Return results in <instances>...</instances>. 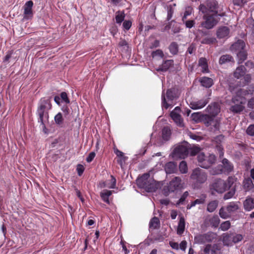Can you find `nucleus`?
Here are the masks:
<instances>
[{"mask_svg": "<svg viewBox=\"0 0 254 254\" xmlns=\"http://www.w3.org/2000/svg\"><path fill=\"white\" fill-rule=\"evenodd\" d=\"M251 88L252 89L248 90L238 87H234L231 84L229 85V90L233 94L232 102L234 104L230 108V110L232 112L240 113L244 110L245 108L244 105L246 102L245 96L252 93L254 91V88L251 87Z\"/></svg>", "mask_w": 254, "mask_h": 254, "instance_id": "obj_1", "label": "nucleus"}, {"mask_svg": "<svg viewBox=\"0 0 254 254\" xmlns=\"http://www.w3.org/2000/svg\"><path fill=\"white\" fill-rule=\"evenodd\" d=\"M51 99L49 97H43L38 102L36 114L38 116V122L40 123L44 128H46L44 119H49V111L52 109Z\"/></svg>", "mask_w": 254, "mask_h": 254, "instance_id": "obj_2", "label": "nucleus"}, {"mask_svg": "<svg viewBox=\"0 0 254 254\" xmlns=\"http://www.w3.org/2000/svg\"><path fill=\"white\" fill-rule=\"evenodd\" d=\"M181 92L177 87H172L168 89L166 94L163 91L161 95L162 106L165 109L172 107L175 102L179 98Z\"/></svg>", "mask_w": 254, "mask_h": 254, "instance_id": "obj_3", "label": "nucleus"}, {"mask_svg": "<svg viewBox=\"0 0 254 254\" xmlns=\"http://www.w3.org/2000/svg\"><path fill=\"white\" fill-rule=\"evenodd\" d=\"M136 183L139 188L144 189L147 192H154L158 189L155 182L150 179L149 173H144L138 178Z\"/></svg>", "mask_w": 254, "mask_h": 254, "instance_id": "obj_4", "label": "nucleus"}, {"mask_svg": "<svg viewBox=\"0 0 254 254\" xmlns=\"http://www.w3.org/2000/svg\"><path fill=\"white\" fill-rule=\"evenodd\" d=\"M207 177V174L205 171L197 168L192 171L190 179L193 181L195 186L199 187L206 182Z\"/></svg>", "mask_w": 254, "mask_h": 254, "instance_id": "obj_5", "label": "nucleus"}, {"mask_svg": "<svg viewBox=\"0 0 254 254\" xmlns=\"http://www.w3.org/2000/svg\"><path fill=\"white\" fill-rule=\"evenodd\" d=\"M218 3L215 0H208L206 4H201L199 5V10L203 13H207L208 11L211 12L212 14L218 15L219 17H223L225 15V13L222 12L218 13Z\"/></svg>", "mask_w": 254, "mask_h": 254, "instance_id": "obj_6", "label": "nucleus"}, {"mask_svg": "<svg viewBox=\"0 0 254 254\" xmlns=\"http://www.w3.org/2000/svg\"><path fill=\"white\" fill-rule=\"evenodd\" d=\"M197 160L200 167L207 169L215 162L216 157L213 154L206 156L203 153H201L197 156Z\"/></svg>", "mask_w": 254, "mask_h": 254, "instance_id": "obj_7", "label": "nucleus"}, {"mask_svg": "<svg viewBox=\"0 0 254 254\" xmlns=\"http://www.w3.org/2000/svg\"><path fill=\"white\" fill-rule=\"evenodd\" d=\"M239 208L236 202H231L225 207H222L219 210V215L223 219L230 218L232 213L237 211Z\"/></svg>", "mask_w": 254, "mask_h": 254, "instance_id": "obj_8", "label": "nucleus"}, {"mask_svg": "<svg viewBox=\"0 0 254 254\" xmlns=\"http://www.w3.org/2000/svg\"><path fill=\"white\" fill-rule=\"evenodd\" d=\"M218 16H219L218 15L215 14L206 13L204 14L203 16L204 21L201 23V27L207 29L213 28L220 20L219 18H217Z\"/></svg>", "mask_w": 254, "mask_h": 254, "instance_id": "obj_9", "label": "nucleus"}, {"mask_svg": "<svg viewBox=\"0 0 254 254\" xmlns=\"http://www.w3.org/2000/svg\"><path fill=\"white\" fill-rule=\"evenodd\" d=\"M210 189L212 194L215 192L222 193L227 190L226 182L221 179H218L214 180L210 186Z\"/></svg>", "mask_w": 254, "mask_h": 254, "instance_id": "obj_10", "label": "nucleus"}, {"mask_svg": "<svg viewBox=\"0 0 254 254\" xmlns=\"http://www.w3.org/2000/svg\"><path fill=\"white\" fill-rule=\"evenodd\" d=\"M222 165L218 166V169L215 171L214 174H219L224 173L225 174H229L231 173L234 168V166L232 163H231L228 159L224 158L222 161Z\"/></svg>", "mask_w": 254, "mask_h": 254, "instance_id": "obj_11", "label": "nucleus"}, {"mask_svg": "<svg viewBox=\"0 0 254 254\" xmlns=\"http://www.w3.org/2000/svg\"><path fill=\"white\" fill-rule=\"evenodd\" d=\"M202 120L206 126H213L215 130L219 129L220 120L215 118V117H211L209 115H204L202 116Z\"/></svg>", "mask_w": 254, "mask_h": 254, "instance_id": "obj_12", "label": "nucleus"}, {"mask_svg": "<svg viewBox=\"0 0 254 254\" xmlns=\"http://www.w3.org/2000/svg\"><path fill=\"white\" fill-rule=\"evenodd\" d=\"M217 235L216 233L208 232L206 233L199 235L195 237L199 243H204L205 242H211L217 239Z\"/></svg>", "mask_w": 254, "mask_h": 254, "instance_id": "obj_13", "label": "nucleus"}, {"mask_svg": "<svg viewBox=\"0 0 254 254\" xmlns=\"http://www.w3.org/2000/svg\"><path fill=\"white\" fill-rule=\"evenodd\" d=\"M173 153L176 157L185 158L189 154V148L186 144L179 145L174 148Z\"/></svg>", "mask_w": 254, "mask_h": 254, "instance_id": "obj_14", "label": "nucleus"}, {"mask_svg": "<svg viewBox=\"0 0 254 254\" xmlns=\"http://www.w3.org/2000/svg\"><path fill=\"white\" fill-rule=\"evenodd\" d=\"M33 6V2L32 0H29L26 2L23 6V19L29 20L31 19L34 15L32 9Z\"/></svg>", "mask_w": 254, "mask_h": 254, "instance_id": "obj_15", "label": "nucleus"}, {"mask_svg": "<svg viewBox=\"0 0 254 254\" xmlns=\"http://www.w3.org/2000/svg\"><path fill=\"white\" fill-rule=\"evenodd\" d=\"M224 136L222 134L219 135L214 138L213 144L215 146L216 149L218 151L220 158L224 156V148L222 145V142L224 140Z\"/></svg>", "mask_w": 254, "mask_h": 254, "instance_id": "obj_16", "label": "nucleus"}, {"mask_svg": "<svg viewBox=\"0 0 254 254\" xmlns=\"http://www.w3.org/2000/svg\"><path fill=\"white\" fill-rule=\"evenodd\" d=\"M182 187V179L179 177H176L172 179L168 186V190L174 192Z\"/></svg>", "mask_w": 254, "mask_h": 254, "instance_id": "obj_17", "label": "nucleus"}, {"mask_svg": "<svg viewBox=\"0 0 254 254\" xmlns=\"http://www.w3.org/2000/svg\"><path fill=\"white\" fill-rule=\"evenodd\" d=\"M230 33V29L227 26H221L218 28L217 30L216 35L219 39L227 38Z\"/></svg>", "mask_w": 254, "mask_h": 254, "instance_id": "obj_18", "label": "nucleus"}, {"mask_svg": "<svg viewBox=\"0 0 254 254\" xmlns=\"http://www.w3.org/2000/svg\"><path fill=\"white\" fill-rule=\"evenodd\" d=\"M208 102V99H202L197 101L190 103V107L194 110L201 109L204 107Z\"/></svg>", "mask_w": 254, "mask_h": 254, "instance_id": "obj_19", "label": "nucleus"}, {"mask_svg": "<svg viewBox=\"0 0 254 254\" xmlns=\"http://www.w3.org/2000/svg\"><path fill=\"white\" fill-rule=\"evenodd\" d=\"M207 112L211 117H215L220 112V108L217 103L209 105L207 108Z\"/></svg>", "mask_w": 254, "mask_h": 254, "instance_id": "obj_20", "label": "nucleus"}, {"mask_svg": "<svg viewBox=\"0 0 254 254\" xmlns=\"http://www.w3.org/2000/svg\"><path fill=\"white\" fill-rule=\"evenodd\" d=\"M170 116L177 126L180 127L184 126L183 119L178 113L172 111L170 113Z\"/></svg>", "mask_w": 254, "mask_h": 254, "instance_id": "obj_21", "label": "nucleus"}, {"mask_svg": "<svg viewBox=\"0 0 254 254\" xmlns=\"http://www.w3.org/2000/svg\"><path fill=\"white\" fill-rule=\"evenodd\" d=\"M243 187L246 191H251L254 192V184L250 178H247L244 179L243 181Z\"/></svg>", "mask_w": 254, "mask_h": 254, "instance_id": "obj_22", "label": "nucleus"}, {"mask_svg": "<svg viewBox=\"0 0 254 254\" xmlns=\"http://www.w3.org/2000/svg\"><path fill=\"white\" fill-rule=\"evenodd\" d=\"M198 65L201 67V72L203 73H209L208 62L205 58L201 57L199 59Z\"/></svg>", "mask_w": 254, "mask_h": 254, "instance_id": "obj_23", "label": "nucleus"}, {"mask_svg": "<svg viewBox=\"0 0 254 254\" xmlns=\"http://www.w3.org/2000/svg\"><path fill=\"white\" fill-rule=\"evenodd\" d=\"M246 47L245 42L243 40L239 39L232 45L231 50L232 51H241L244 50Z\"/></svg>", "mask_w": 254, "mask_h": 254, "instance_id": "obj_24", "label": "nucleus"}, {"mask_svg": "<svg viewBox=\"0 0 254 254\" xmlns=\"http://www.w3.org/2000/svg\"><path fill=\"white\" fill-rule=\"evenodd\" d=\"M200 85L205 88H210L214 84L213 80L211 78L203 76L199 79Z\"/></svg>", "mask_w": 254, "mask_h": 254, "instance_id": "obj_25", "label": "nucleus"}, {"mask_svg": "<svg viewBox=\"0 0 254 254\" xmlns=\"http://www.w3.org/2000/svg\"><path fill=\"white\" fill-rule=\"evenodd\" d=\"M244 207L245 210L249 211L254 209V198L247 197L244 201Z\"/></svg>", "mask_w": 254, "mask_h": 254, "instance_id": "obj_26", "label": "nucleus"}, {"mask_svg": "<svg viewBox=\"0 0 254 254\" xmlns=\"http://www.w3.org/2000/svg\"><path fill=\"white\" fill-rule=\"evenodd\" d=\"M174 64V61L168 60L164 61L163 64L159 65L157 69L158 71H166L171 66Z\"/></svg>", "mask_w": 254, "mask_h": 254, "instance_id": "obj_27", "label": "nucleus"}, {"mask_svg": "<svg viewBox=\"0 0 254 254\" xmlns=\"http://www.w3.org/2000/svg\"><path fill=\"white\" fill-rule=\"evenodd\" d=\"M234 63L235 61L233 57L228 54L223 55L221 56L219 60V64L221 65L228 64V63Z\"/></svg>", "mask_w": 254, "mask_h": 254, "instance_id": "obj_28", "label": "nucleus"}, {"mask_svg": "<svg viewBox=\"0 0 254 254\" xmlns=\"http://www.w3.org/2000/svg\"><path fill=\"white\" fill-rule=\"evenodd\" d=\"M246 71L247 69L244 65H240L236 68L234 72V76L235 78L239 79L245 75Z\"/></svg>", "mask_w": 254, "mask_h": 254, "instance_id": "obj_29", "label": "nucleus"}, {"mask_svg": "<svg viewBox=\"0 0 254 254\" xmlns=\"http://www.w3.org/2000/svg\"><path fill=\"white\" fill-rule=\"evenodd\" d=\"M177 170V164L174 162H169L166 164L165 170L167 174H172L175 172Z\"/></svg>", "mask_w": 254, "mask_h": 254, "instance_id": "obj_30", "label": "nucleus"}, {"mask_svg": "<svg viewBox=\"0 0 254 254\" xmlns=\"http://www.w3.org/2000/svg\"><path fill=\"white\" fill-rule=\"evenodd\" d=\"M113 190H104L100 193V196L103 201L108 204H110L109 197L112 194Z\"/></svg>", "mask_w": 254, "mask_h": 254, "instance_id": "obj_31", "label": "nucleus"}, {"mask_svg": "<svg viewBox=\"0 0 254 254\" xmlns=\"http://www.w3.org/2000/svg\"><path fill=\"white\" fill-rule=\"evenodd\" d=\"M247 57L248 54L246 50H244L238 52L237 53L238 64H242L247 59Z\"/></svg>", "mask_w": 254, "mask_h": 254, "instance_id": "obj_32", "label": "nucleus"}, {"mask_svg": "<svg viewBox=\"0 0 254 254\" xmlns=\"http://www.w3.org/2000/svg\"><path fill=\"white\" fill-rule=\"evenodd\" d=\"M185 228V222L184 218L182 217L180 218L177 233L178 235H181L184 232Z\"/></svg>", "mask_w": 254, "mask_h": 254, "instance_id": "obj_33", "label": "nucleus"}, {"mask_svg": "<svg viewBox=\"0 0 254 254\" xmlns=\"http://www.w3.org/2000/svg\"><path fill=\"white\" fill-rule=\"evenodd\" d=\"M54 121L55 122L56 124L60 127H63V125L64 124V119L63 118V115L61 112L58 113L57 115L54 117Z\"/></svg>", "mask_w": 254, "mask_h": 254, "instance_id": "obj_34", "label": "nucleus"}, {"mask_svg": "<svg viewBox=\"0 0 254 254\" xmlns=\"http://www.w3.org/2000/svg\"><path fill=\"white\" fill-rule=\"evenodd\" d=\"M242 83H241V81H240V85L239 86L238 85H234L233 84V85L234 87H238L239 88H241V86H244L245 85L248 84L249 83L251 82V75L250 74H245V75L244 76V79H242ZM232 85V84H231Z\"/></svg>", "mask_w": 254, "mask_h": 254, "instance_id": "obj_35", "label": "nucleus"}, {"mask_svg": "<svg viewBox=\"0 0 254 254\" xmlns=\"http://www.w3.org/2000/svg\"><path fill=\"white\" fill-rule=\"evenodd\" d=\"M162 138L165 140H168L171 134V130L168 127H165L162 129Z\"/></svg>", "mask_w": 254, "mask_h": 254, "instance_id": "obj_36", "label": "nucleus"}, {"mask_svg": "<svg viewBox=\"0 0 254 254\" xmlns=\"http://www.w3.org/2000/svg\"><path fill=\"white\" fill-rule=\"evenodd\" d=\"M169 50L172 55H177L179 51V46L177 43L175 42H172L169 47Z\"/></svg>", "mask_w": 254, "mask_h": 254, "instance_id": "obj_37", "label": "nucleus"}, {"mask_svg": "<svg viewBox=\"0 0 254 254\" xmlns=\"http://www.w3.org/2000/svg\"><path fill=\"white\" fill-rule=\"evenodd\" d=\"M218 201L216 200L210 201L207 205V210L209 212H213L217 208Z\"/></svg>", "mask_w": 254, "mask_h": 254, "instance_id": "obj_38", "label": "nucleus"}, {"mask_svg": "<svg viewBox=\"0 0 254 254\" xmlns=\"http://www.w3.org/2000/svg\"><path fill=\"white\" fill-rule=\"evenodd\" d=\"M221 248L219 244L212 245L211 254H222Z\"/></svg>", "mask_w": 254, "mask_h": 254, "instance_id": "obj_39", "label": "nucleus"}, {"mask_svg": "<svg viewBox=\"0 0 254 254\" xmlns=\"http://www.w3.org/2000/svg\"><path fill=\"white\" fill-rule=\"evenodd\" d=\"M125 14L124 11H118L116 13V21L118 24H121L124 20Z\"/></svg>", "mask_w": 254, "mask_h": 254, "instance_id": "obj_40", "label": "nucleus"}, {"mask_svg": "<svg viewBox=\"0 0 254 254\" xmlns=\"http://www.w3.org/2000/svg\"><path fill=\"white\" fill-rule=\"evenodd\" d=\"M222 242L224 245L229 246L231 243L232 237L231 234L225 233L223 234Z\"/></svg>", "mask_w": 254, "mask_h": 254, "instance_id": "obj_41", "label": "nucleus"}, {"mask_svg": "<svg viewBox=\"0 0 254 254\" xmlns=\"http://www.w3.org/2000/svg\"><path fill=\"white\" fill-rule=\"evenodd\" d=\"M237 180V179L234 176H229L228 178L227 181H225L226 182L227 190L233 186Z\"/></svg>", "mask_w": 254, "mask_h": 254, "instance_id": "obj_42", "label": "nucleus"}, {"mask_svg": "<svg viewBox=\"0 0 254 254\" xmlns=\"http://www.w3.org/2000/svg\"><path fill=\"white\" fill-rule=\"evenodd\" d=\"M205 202V199L201 198L199 199H196L193 201H192L190 204L187 205V209H190L192 207L194 206L196 204H203Z\"/></svg>", "mask_w": 254, "mask_h": 254, "instance_id": "obj_43", "label": "nucleus"}, {"mask_svg": "<svg viewBox=\"0 0 254 254\" xmlns=\"http://www.w3.org/2000/svg\"><path fill=\"white\" fill-rule=\"evenodd\" d=\"M210 225L215 228L217 227L220 223V219L218 216H213L209 219Z\"/></svg>", "mask_w": 254, "mask_h": 254, "instance_id": "obj_44", "label": "nucleus"}, {"mask_svg": "<svg viewBox=\"0 0 254 254\" xmlns=\"http://www.w3.org/2000/svg\"><path fill=\"white\" fill-rule=\"evenodd\" d=\"M160 221L157 217H154L149 223L150 227H152L154 229H157L159 227Z\"/></svg>", "mask_w": 254, "mask_h": 254, "instance_id": "obj_45", "label": "nucleus"}, {"mask_svg": "<svg viewBox=\"0 0 254 254\" xmlns=\"http://www.w3.org/2000/svg\"><path fill=\"white\" fill-rule=\"evenodd\" d=\"M179 170L182 174H186L188 172V165L185 161H182L179 164Z\"/></svg>", "mask_w": 254, "mask_h": 254, "instance_id": "obj_46", "label": "nucleus"}, {"mask_svg": "<svg viewBox=\"0 0 254 254\" xmlns=\"http://www.w3.org/2000/svg\"><path fill=\"white\" fill-rule=\"evenodd\" d=\"M151 56L153 58H156L158 57L162 59L164 57V54L162 50L158 49L155 51H153L151 53Z\"/></svg>", "mask_w": 254, "mask_h": 254, "instance_id": "obj_47", "label": "nucleus"}, {"mask_svg": "<svg viewBox=\"0 0 254 254\" xmlns=\"http://www.w3.org/2000/svg\"><path fill=\"white\" fill-rule=\"evenodd\" d=\"M108 188L109 189H115L116 186V179L113 176H111V180L107 181Z\"/></svg>", "mask_w": 254, "mask_h": 254, "instance_id": "obj_48", "label": "nucleus"}, {"mask_svg": "<svg viewBox=\"0 0 254 254\" xmlns=\"http://www.w3.org/2000/svg\"><path fill=\"white\" fill-rule=\"evenodd\" d=\"M200 150L201 148L199 146H194L189 148V153L190 154V156H193L199 153Z\"/></svg>", "mask_w": 254, "mask_h": 254, "instance_id": "obj_49", "label": "nucleus"}, {"mask_svg": "<svg viewBox=\"0 0 254 254\" xmlns=\"http://www.w3.org/2000/svg\"><path fill=\"white\" fill-rule=\"evenodd\" d=\"M231 227V223L230 221H226L222 222L220 226V229L223 231L228 230Z\"/></svg>", "mask_w": 254, "mask_h": 254, "instance_id": "obj_50", "label": "nucleus"}, {"mask_svg": "<svg viewBox=\"0 0 254 254\" xmlns=\"http://www.w3.org/2000/svg\"><path fill=\"white\" fill-rule=\"evenodd\" d=\"M235 193V189H232L229 191L227 192L224 195L223 198L225 200L232 198Z\"/></svg>", "mask_w": 254, "mask_h": 254, "instance_id": "obj_51", "label": "nucleus"}, {"mask_svg": "<svg viewBox=\"0 0 254 254\" xmlns=\"http://www.w3.org/2000/svg\"><path fill=\"white\" fill-rule=\"evenodd\" d=\"M243 239V236L241 234H236L233 236L232 237V242L234 243H238L239 242L241 241Z\"/></svg>", "mask_w": 254, "mask_h": 254, "instance_id": "obj_52", "label": "nucleus"}, {"mask_svg": "<svg viewBox=\"0 0 254 254\" xmlns=\"http://www.w3.org/2000/svg\"><path fill=\"white\" fill-rule=\"evenodd\" d=\"M216 39L214 38H205L203 39L201 43L204 44H211L215 42Z\"/></svg>", "mask_w": 254, "mask_h": 254, "instance_id": "obj_53", "label": "nucleus"}, {"mask_svg": "<svg viewBox=\"0 0 254 254\" xmlns=\"http://www.w3.org/2000/svg\"><path fill=\"white\" fill-rule=\"evenodd\" d=\"M246 133L249 135L254 136V125H251L248 127Z\"/></svg>", "mask_w": 254, "mask_h": 254, "instance_id": "obj_54", "label": "nucleus"}, {"mask_svg": "<svg viewBox=\"0 0 254 254\" xmlns=\"http://www.w3.org/2000/svg\"><path fill=\"white\" fill-rule=\"evenodd\" d=\"M13 53V50L9 51L7 52L6 56L3 59V63H8L9 59L11 58V56Z\"/></svg>", "mask_w": 254, "mask_h": 254, "instance_id": "obj_55", "label": "nucleus"}, {"mask_svg": "<svg viewBox=\"0 0 254 254\" xmlns=\"http://www.w3.org/2000/svg\"><path fill=\"white\" fill-rule=\"evenodd\" d=\"M61 98L65 103L69 104L70 103L69 99L67 97V93L65 92H63L61 93Z\"/></svg>", "mask_w": 254, "mask_h": 254, "instance_id": "obj_56", "label": "nucleus"}, {"mask_svg": "<svg viewBox=\"0 0 254 254\" xmlns=\"http://www.w3.org/2000/svg\"><path fill=\"white\" fill-rule=\"evenodd\" d=\"M174 13V9L171 6H169L168 8V12H167V19L168 21H169L172 17L173 14Z\"/></svg>", "mask_w": 254, "mask_h": 254, "instance_id": "obj_57", "label": "nucleus"}, {"mask_svg": "<svg viewBox=\"0 0 254 254\" xmlns=\"http://www.w3.org/2000/svg\"><path fill=\"white\" fill-rule=\"evenodd\" d=\"M131 21L130 20H125L123 24V26L126 30H128L131 26Z\"/></svg>", "mask_w": 254, "mask_h": 254, "instance_id": "obj_58", "label": "nucleus"}, {"mask_svg": "<svg viewBox=\"0 0 254 254\" xmlns=\"http://www.w3.org/2000/svg\"><path fill=\"white\" fill-rule=\"evenodd\" d=\"M189 195V193L188 191H185L183 194L181 196V198L179 199L178 202V204H183L185 201L186 198L188 197Z\"/></svg>", "mask_w": 254, "mask_h": 254, "instance_id": "obj_59", "label": "nucleus"}, {"mask_svg": "<svg viewBox=\"0 0 254 254\" xmlns=\"http://www.w3.org/2000/svg\"><path fill=\"white\" fill-rule=\"evenodd\" d=\"M233 1L234 5L242 6L247 2V0H233Z\"/></svg>", "mask_w": 254, "mask_h": 254, "instance_id": "obj_60", "label": "nucleus"}, {"mask_svg": "<svg viewBox=\"0 0 254 254\" xmlns=\"http://www.w3.org/2000/svg\"><path fill=\"white\" fill-rule=\"evenodd\" d=\"M95 156H96L95 152H90L88 156L87 157V158L86 159V161L88 163L91 162L93 160V159L95 158Z\"/></svg>", "mask_w": 254, "mask_h": 254, "instance_id": "obj_61", "label": "nucleus"}, {"mask_svg": "<svg viewBox=\"0 0 254 254\" xmlns=\"http://www.w3.org/2000/svg\"><path fill=\"white\" fill-rule=\"evenodd\" d=\"M84 167L82 165L78 164L77 166L76 170L78 173V175L80 176L83 173L84 171Z\"/></svg>", "mask_w": 254, "mask_h": 254, "instance_id": "obj_62", "label": "nucleus"}, {"mask_svg": "<svg viewBox=\"0 0 254 254\" xmlns=\"http://www.w3.org/2000/svg\"><path fill=\"white\" fill-rule=\"evenodd\" d=\"M196 50V47L193 44H191L189 46L188 48L187 53L190 54H192Z\"/></svg>", "mask_w": 254, "mask_h": 254, "instance_id": "obj_63", "label": "nucleus"}, {"mask_svg": "<svg viewBox=\"0 0 254 254\" xmlns=\"http://www.w3.org/2000/svg\"><path fill=\"white\" fill-rule=\"evenodd\" d=\"M187 246V242L186 241H182L179 245V248L183 251H185Z\"/></svg>", "mask_w": 254, "mask_h": 254, "instance_id": "obj_64", "label": "nucleus"}]
</instances>
